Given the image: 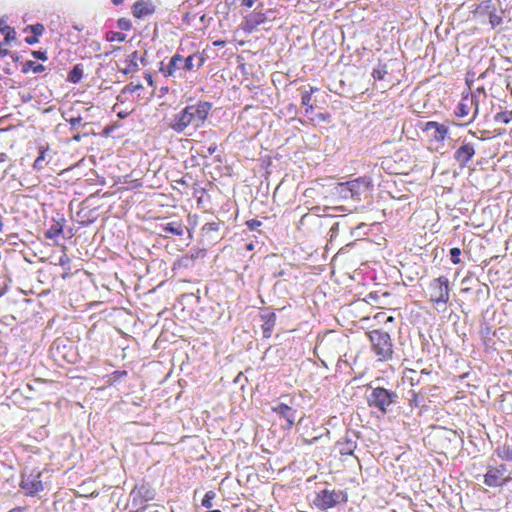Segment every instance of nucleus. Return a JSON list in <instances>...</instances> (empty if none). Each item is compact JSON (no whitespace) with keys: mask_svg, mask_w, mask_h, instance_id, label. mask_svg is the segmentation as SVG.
Segmentation results:
<instances>
[{"mask_svg":"<svg viewBox=\"0 0 512 512\" xmlns=\"http://www.w3.org/2000/svg\"><path fill=\"white\" fill-rule=\"evenodd\" d=\"M319 437H314L312 438L311 440H308V439H303V443L304 444H313L316 440H318Z\"/></svg>","mask_w":512,"mask_h":512,"instance_id":"obj_53","label":"nucleus"},{"mask_svg":"<svg viewBox=\"0 0 512 512\" xmlns=\"http://www.w3.org/2000/svg\"><path fill=\"white\" fill-rule=\"evenodd\" d=\"M126 88H127L130 92H134V91H136V90L141 89V88H142V85H141V84H137V85H132V84H130V85H128Z\"/></svg>","mask_w":512,"mask_h":512,"instance_id":"obj_50","label":"nucleus"},{"mask_svg":"<svg viewBox=\"0 0 512 512\" xmlns=\"http://www.w3.org/2000/svg\"><path fill=\"white\" fill-rule=\"evenodd\" d=\"M220 223L219 222H209L205 223L202 226V232L203 234H209L211 232H216L219 230Z\"/></svg>","mask_w":512,"mask_h":512,"instance_id":"obj_35","label":"nucleus"},{"mask_svg":"<svg viewBox=\"0 0 512 512\" xmlns=\"http://www.w3.org/2000/svg\"><path fill=\"white\" fill-rule=\"evenodd\" d=\"M478 111L479 103L476 102L471 94L463 92L461 100L454 111V115L457 118L469 117V120L465 123V125H468L476 119Z\"/></svg>","mask_w":512,"mask_h":512,"instance_id":"obj_7","label":"nucleus"},{"mask_svg":"<svg viewBox=\"0 0 512 512\" xmlns=\"http://www.w3.org/2000/svg\"><path fill=\"white\" fill-rule=\"evenodd\" d=\"M65 270H66V271H65V272L63 273V275H62V278H63V279H65V278L69 277V275H70V270H67V269H65Z\"/></svg>","mask_w":512,"mask_h":512,"instance_id":"obj_59","label":"nucleus"},{"mask_svg":"<svg viewBox=\"0 0 512 512\" xmlns=\"http://www.w3.org/2000/svg\"><path fill=\"white\" fill-rule=\"evenodd\" d=\"M319 91L318 87H310L309 90H306L301 95V104L305 106V113L309 114L313 111L314 106L312 104V95Z\"/></svg>","mask_w":512,"mask_h":512,"instance_id":"obj_21","label":"nucleus"},{"mask_svg":"<svg viewBox=\"0 0 512 512\" xmlns=\"http://www.w3.org/2000/svg\"><path fill=\"white\" fill-rule=\"evenodd\" d=\"M341 496V491L323 489L317 493L313 502L317 508L327 510L337 505L341 501Z\"/></svg>","mask_w":512,"mask_h":512,"instance_id":"obj_9","label":"nucleus"},{"mask_svg":"<svg viewBox=\"0 0 512 512\" xmlns=\"http://www.w3.org/2000/svg\"><path fill=\"white\" fill-rule=\"evenodd\" d=\"M331 114L330 113H318L315 117L311 118V122H330Z\"/></svg>","mask_w":512,"mask_h":512,"instance_id":"obj_37","label":"nucleus"},{"mask_svg":"<svg viewBox=\"0 0 512 512\" xmlns=\"http://www.w3.org/2000/svg\"><path fill=\"white\" fill-rule=\"evenodd\" d=\"M73 140L76 141V142L80 141L81 140V135L80 134L74 135L73 136Z\"/></svg>","mask_w":512,"mask_h":512,"instance_id":"obj_60","label":"nucleus"},{"mask_svg":"<svg viewBox=\"0 0 512 512\" xmlns=\"http://www.w3.org/2000/svg\"><path fill=\"white\" fill-rule=\"evenodd\" d=\"M430 374H431V371L427 370V369H422L420 372V375H430Z\"/></svg>","mask_w":512,"mask_h":512,"instance_id":"obj_57","label":"nucleus"},{"mask_svg":"<svg viewBox=\"0 0 512 512\" xmlns=\"http://www.w3.org/2000/svg\"><path fill=\"white\" fill-rule=\"evenodd\" d=\"M387 66L386 64L379 65L378 67L373 69L372 77L375 80H383L385 76L387 75Z\"/></svg>","mask_w":512,"mask_h":512,"instance_id":"obj_33","label":"nucleus"},{"mask_svg":"<svg viewBox=\"0 0 512 512\" xmlns=\"http://www.w3.org/2000/svg\"><path fill=\"white\" fill-rule=\"evenodd\" d=\"M144 78L147 81L149 86H151V87L154 86L153 77H152V74L150 72L145 73V77Z\"/></svg>","mask_w":512,"mask_h":512,"instance_id":"obj_48","label":"nucleus"},{"mask_svg":"<svg viewBox=\"0 0 512 512\" xmlns=\"http://www.w3.org/2000/svg\"><path fill=\"white\" fill-rule=\"evenodd\" d=\"M216 497V493L212 490L206 492V494L204 495V498L202 500V506L207 508V509H210L212 507V500Z\"/></svg>","mask_w":512,"mask_h":512,"instance_id":"obj_34","label":"nucleus"},{"mask_svg":"<svg viewBox=\"0 0 512 512\" xmlns=\"http://www.w3.org/2000/svg\"><path fill=\"white\" fill-rule=\"evenodd\" d=\"M356 442L347 436L341 438L336 442V447L342 456H351L353 455L356 449Z\"/></svg>","mask_w":512,"mask_h":512,"instance_id":"obj_19","label":"nucleus"},{"mask_svg":"<svg viewBox=\"0 0 512 512\" xmlns=\"http://www.w3.org/2000/svg\"><path fill=\"white\" fill-rule=\"evenodd\" d=\"M81 120H82L81 117H74V118H70L68 120V122L70 123L71 126L75 127L78 124H80Z\"/></svg>","mask_w":512,"mask_h":512,"instance_id":"obj_49","label":"nucleus"},{"mask_svg":"<svg viewBox=\"0 0 512 512\" xmlns=\"http://www.w3.org/2000/svg\"><path fill=\"white\" fill-rule=\"evenodd\" d=\"M111 1H112V3H113L115 6H119V5H121V4L124 2V0H111Z\"/></svg>","mask_w":512,"mask_h":512,"instance_id":"obj_58","label":"nucleus"},{"mask_svg":"<svg viewBox=\"0 0 512 512\" xmlns=\"http://www.w3.org/2000/svg\"><path fill=\"white\" fill-rule=\"evenodd\" d=\"M261 221L257 220V219H250L248 221H246V225L248 226V228L250 230H255L257 229L258 227L261 226Z\"/></svg>","mask_w":512,"mask_h":512,"instance_id":"obj_43","label":"nucleus"},{"mask_svg":"<svg viewBox=\"0 0 512 512\" xmlns=\"http://www.w3.org/2000/svg\"><path fill=\"white\" fill-rule=\"evenodd\" d=\"M372 181L369 177H359L347 182H341L337 185L336 190L343 198H352L360 200L361 197H366L371 188Z\"/></svg>","mask_w":512,"mask_h":512,"instance_id":"obj_4","label":"nucleus"},{"mask_svg":"<svg viewBox=\"0 0 512 512\" xmlns=\"http://www.w3.org/2000/svg\"><path fill=\"white\" fill-rule=\"evenodd\" d=\"M63 220L54 221L46 230L45 237L47 239H56L63 233Z\"/></svg>","mask_w":512,"mask_h":512,"instance_id":"obj_25","label":"nucleus"},{"mask_svg":"<svg viewBox=\"0 0 512 512\" xmlns=\"http://www.w3.org/2000/svg\"><path fill=\"white\" fill-rule=\"evenodd\" d=\"M205 250H197L195 253H192V254H186L184 257H183V260L184 261H195L196 259L200 258V257H204L205 256Z\"/></svg>","mask_w":512,"mask_h":512,"instance_id":"obj_38","label":"nucleus"},{"mask_svg":"<svg viewBox=\"0 0 512 512\" xmlns=\"http://www.w3.org/2000/svg\"><path fill=\"white\" fill-rule=\"evenodd\" d=\"M460 254L461 250L458 247H454L450 250L451 261L453 264H459L461 262Z\"/></svg>","mask_w":512,"mask_h":512,"instance_id":"obj_40","label":"nucleus"},{"mask_svg":"<svg viewBox=\"0 0 512 512\" xmlns=\"http://www.w3.org/2000/svg\"><path fill=\"white\" fill-rule=\"evenodd\" d=\"M49 151V148L48 147H45V146H40L39 147V155L38 157L35 159L34 163H33V169L36 170V171H41L43 170L46 165H47V161H46V157H47V153Z\"/></svg>","mask_w":512,"mask_h":512,"instance_id":"obj_24","label":"nucleus"},{"mask_svg":"<svg viewBox=\"0 0 512 512\" xmlns=\"http://www.w3.org/2000/svg\"><path fill=\"white\" fill-rule=\"evenodd\" d=\"M205 17H206V15H205V14H202V15L200 16V20H201V21H204Z\"/></svg>","mask_w":512,"mask_h":512,"instance_id":"obj_63","label":"nucleus"},{"mask_svg":"<svg viewBox=\"0 0 512 512\" xmlns=\"http://www.w3.org/2000/svg\"><path fill=\"white\" fill-rule=\"evenodd\" d=\"M372 351L377 356L378 361H388L393 355V344L389 333L383 330H373L368 334Z\"/></svg>","mask_w":512,"mask_h":512,"instance_id":"obj_5","label":"nucleus"},{"mask_svg":"<svg viewBox=\"0 0 512 512\" xmlns=\"http://www.w3.org/2000/svg\"><path fill=\"white\" fill-rule=\"evenodd\" d=\"M183 62L184 57L177 53L171 57L166 66L160 68V72L165 77L175 76L179 70L183 69Z\"/></svg>","mask_w":512,"mask_h":512,"instance_id":"obj_17","label":"nucleus"},{"mask_svg":"<svg viewBox=\"0 0 512 512\" xmlns=\"http://www.w3.org/2000/svg\"><path fill=\"white\" fill-rule=\"evenodd\" d=\"M245 248L247 251H252L254 249V243L250 242V243L246 244Z\"/></svg>","mask_w":512,"mask_h":512,"instance_id":"obj_55","label":"nucleus"},{"mask_svg":"<svg viewBox=\"0 0 512 512\" xmlns=\"http://www.w3.org/2000/svg\"><path fill=\"white\" fill-rule=\"evenodd\" d=\"M404 381H407L411 386L420 384V375L415 369L406 368L403 373Z\"/></svg>","mask_w":512,"mask_h":512,"instance_id":"obj_27","label":"nucleus"},{"mask_svg":"<svg viewBox=\"0 0 512 512\" xmlns=\"http://www.w3.org/2000/svg\"><path fill=\"white\" fill-rule=\"evenodd\" d=\"M494 121L496 123L508 124L512 121V110L501 111L494 115Z\"/></svg>","mask_w":512,"mask_h":512,"instance_id":"obj_30","label":"nucleus"},{"mask_svg":"<svg viewBox=\"0 0 512 512\" xmlns=\"http://www.w3.org/2000/svg\"><path fill=\"white\" fill-rule=\"evenodd\" d=\"M3 43L0 42V58H3L5 56H7L9 54V50L8 49H4L2 47Z\"/></svg>","mask_w":512,"mask_h":512,"instance_id":"obj_51","label":"nucleus"},{"mask_svg":"<svg viewBox=\"0 0 512 512\" xmlns=\"http://www.w3.org/2000/svg\"><path fill=\"white\" fill-rule=\"evenodd\" d=\"M211 108L212 104L207 101L188 105L174 115L169 127L177 133H182L190 125L200 128L205 123Z\"/></svg>","mask_w":512,"mask_h":512,"instance_id":"obj_1","label":"nucleus"},{"mask_svg":"<svg viewBox=\"0 0 512 512\" xmlns=\"http://www.w3.org/2000/svg\"><path fill=\"white\" fill-rule=\"evenodd\" d=\"M31 55L39 60L46 61L48 59L46 52L44 51H32Z\"/></svg>","mask_w":512,"mask_h":512,"instance_id":"obj_45","label":"nucleus"},{"mask_svg":"<svg viewBox=\"0 0 512 512\" xmlns=\"http://www.w3.org/2000/svg\"><path fill=\"white\" fill-rule=\"evenodd\" d=\"M70 263H71L70 257L67 255V253L64 252L59 258V265L64 267L67 270H70Z\"/></svg>","mask_w":512,"mask_h":512,"instance_id":"obj_42","label":"nucleus"},{"mask_svg":"<svg viewBox=\"0 0 512 512\" xmlns=\"http://www.w3.org/2000/svg\"><path fill=\"white\" fill-rule=\"evenodd\" d=\"M126 376H127V371H125V370H117L112 373V377L115 381H119Z\"/></svg>","mask_w":512,"mask_h":512,"instance_id":"obj_44","label":"nucleus"},{"mask_svg":"<svg viewBox=\"0 0 512 512\" xmlns=\"http://www.w3.org/2000/svg\"><path fill=\"white\" fill-rule=\"evenodd\" d=\"M191 17V14L187 13L184 17V21H188Z\"/></svg>","mask_w":512,"mask_h":512,"instance_id":"obj_62","label":"nucleus"},{"mask_svg":"<svg viewBox=\"0 0 512 512\" xmlns=\"http://www.w3.org/2000/svg\"><path fill=\"white\" fill-rule=\"evenodd\" d=\"M397 395L395 392L383 387H376L367 397L369 407L376 408L381 413H387L391 404L395 401Z\"/></svg>","mask_w":512,"mask_h":512,"instance_id":"obj_6","label":"nucleus"},{"mask_svg":"<svg viewBox=\"0 0 512 512\" xmlns=\"http://www.w3.org/2000/svg\"><path fill=\"white\" fill-rule=\"evenodd\" d=\"M143 61L138 51H133L117 64L118 70L125 74H133L138 71V61Z\"/></svg>","mask_w":512,"mask_h":512,"instance_id":"obj_14","label":"nucleus"},{"mask_svg":"<svg viewBox=\"0 0 512 512\" xmlns=\"http://www.w3.org/2000/svg\"><path fill=\"white\" fill-rule=\"evenodd\" d=\"M207 512H222L221 510L215 509V510H209Z\"/></svg>","mask_w":512,"mask_h":512,"instance_id":"obj_64","label":"nucleus"},{"mask_svg":"<svg viewBox=\"0 0 512 512\" xmlns=\"http://www.w3.org/2000/svg\"><path fill=\"white\" fill-rule=\"evenodd\" d=\"M478 11L488 16L489 23L492 28L501 25L503 22L502 16L501 14L498 13V9L493 0H487L482 2L478 6Z\"/></svg>","mask_w":512,"mask_h":512,"instance_id":"obj_13","label":"nucleus"},{"mask_svg":"<svg viewBox=\"0 0 512 512\" xmlns=\"http://www.w3.org/2000/svg\"><path fill=\"white\" fill-rule=\"evenodd\" d=\"M257 0H240L241 6L251 8Z\"/></svg>","mask_w":512,"mask_h":512,"instance_id":"obj_47","label":"nucleus"},{"mask_svg":"<svg viewBox=\"0 0 512 512\" xmlns=\"http://www.w3.org/2000/svg\"><path fill=\"white\" fill-rule=\"evenodd\" d=\"M117 26L120 30L122 31H127V30H130L131 27H132V24L130 22V20L126 19V18H120L118 19L117 21Z\"/></svg>","mask_w":512,"mask_h":512,"instance_id":"obj_39","label":"nucleus"},{"mask_svg":"<svg viewBox=\"0 0 512 512\" xmlns=\"http://www.w3.org/2000/svg\"><path fill=\"white\" fill-rule=\"evenodd\" d=\"M38 41H39V40H38V37H37V36H35V35L27 36V37L25 38V42H26L27 44H29V45H34V44L38 43Z\"/></svg>","mask_w":512,"mask_h":512,"instance_id":"obj_46","label":"nucleus"},{"mask_svg":"<svg viewBox=\"0 0 512 512\" xmlns=\"http://www.w3.org/2000/svg\"><path fill=\"white\" fill-rule=\"evenodd\" d=\"M474 155L475 149L473 144L465 143L455 151L454 159L458 162L460 167H465Z\"/></svg>","mask_w":512,"mask_h":512,"instance_id":"obj_15","label":"nucleus"},{"mask_svg":"<svg viewBox=\"0 0 512 512\" xmlns=\"http://www.w3.org/2000/svg\"><path fill=\"white\" fill-rule=\"evenodd\" d=\"M205 58L201 53H194L184 58L183 69L185 71H191L194 68H200L203 66Z\"/></svg>","mask_w":512,"mask_h":512,"instance_id":"obj_20","label":"nucleus"},{"mask_svg":"<svg viewBox=\"0 0 512 512\" xmlns=\"http://www.w3.org/2000/svg\"><path fill=\"white\" fill-rule=\"evenodd\" d=\"M272 412H274L280 419L285 420L286 424L284 425V428L291 429L294 426L297 411L291 405L278 403L272 407Z\"/></svg>","mask_w":512,"mask_h":512,"instance_id":"obj_12","label":"nucleus"},{"mask_svg":"<svg viewBox=\"0 0 512 512\" xmlns=\"http://www.w3.org/2000/svg\"><path fill=\"white\" fill-rule=\"evenodd\" d=\"M512 482V464L499 463L490 457L483 475V483L490 488H501Z\"/></svg>","mask_w":512,"mask_h":512,"instance_id":"obj_2","label":"nucleus"},{"mask_svg":"<svg viewBox=\"0 0 512 512\" xmlns=\"http://www.w3.org/2000/svg\"><path fill=\"white\" fill-rule=\"evenodd\" d=\"M28 29L33 33V35H35L37 37L41 36L44 33V30H45L44 26L42 24H40V23H37V24H34V25H29L26 28V30H28Z\"/></svg>","mask_w":512,"mask_h":512,"instance_id":"obj_36","label":"nucleus"},{"mask_svg":"<svg viewBox=\"0 0 512 512\" xmlns=\"http://www.w3.org/2000/svg\"><path fill=\"white\" fill-rule=\"evenodd\" d=\"M153 12L154 7L144 0L136 1L132 7L133 16L138 19L148 16Z\"/></svg>","mask_w":512,"mask_h":512,"instance_id":"obj_18","label":"nucleus"},{"mask_svg":"<svg viewBox=\"0 0 512 512\" xmlns=\"http://www.w3.org/2000/svg\"><path fill=\"white\" fill-rule=\"evenodd\" d=\"M32 71L33 73H42L45 71V66L42 64H36L34 61L28 60L22 65V72L24 74Z\"/></svg>","mask_w":512,"mask_h":512,"instance_id":"obj_28","label":"nucleus"},{"mask_svg":"<svg viewBox=\"0 0 512 512\" xmlns=\"http://www.w3.org/2000/svg\"><path fill=\"white\" fill-rule=\"evenodd\" d=\"M266 22H267V16L265 13H263L261 11H253L243 18V21L241 23V29L245 33L250 34L253 31H255L258 28V26H260Z\"/></svg>","mask_w":512,"mask_h":512,"instance_id":"obj_10","label":"nucleus"},{"mask_svg":"<svg viewBox=\"0 0 512 512\" xmlns=\"http://www.w3.org/2000/svg\"><path fill=\"white\" fill-rule=\"evenodd\" d=\"M7 159L6 153H0V162H4Z\"/></svg>","mask_w":512,"mask_h":512,"instance_id":"obj_56","label":"nucleus"},{"mask_svg":"<svg viewBox=\"0 0 512 512\" xmlns=\"http://www.w3.org/2000/svg\"><path fill=\"white\" fill-rule=\"evenodd\" d=\"M185 226L181 221H172L162 225V231L176 236H182Z\"/></svg>","mask_w":512,"mask_h":512,"instance_id":"obj_23","label":"nucleus"},{"mask_svg":"<svg viewBox=\"0 0 512 512\" xmlns=\"http://www.w3.org/2000/svg\"><path fill=\"white\" fill-rule=\"evenodd\" d=\"M41 472L23 474L20 481V488L26 496L34 497L44 491L45 487L41 480Z\"/></svg>","mask_w":512,"mask_h":512,"instance_id":"obj_8","label":"nucleus"},{"mask_svg":"<svg viewBox=\"0 0 512 512\" xmlns=\"http://www.w3.org/2000/svg\"><path fill=\"white\" fill-rule=\"evenodd\" d=\"M106 40L109 42H124L126 35L122 32L109 31L106 33Z\"/></svg>","mask_w":512,"mask_h":512,"instance_id":"obj_32","label":"nucleus"},{"mask_svg":"<svg viewBox=\"0 0 512 512\" xmlns=\"http://www.w3.org/2000/svg\"><path fill=\"white\" fill-rule=\"evenodd\" d=\"M264 322L262 324V332L264 338H270L276 323V315L275 313H270L268 315L262 316Z\"/></svg>","mask_w":512,"mask_h":512,"instance_id":"obj_22","label":"nucleus"},{"mask_svg":"<svg viewBox=\"0 0 512 512\" xmlns=\"http://www.w3.org/2000/svg\"><path fill=\"white\" fill-rule=\"evenodd\" d=\"M0 32L4 35V44H8L16 39L14 28L6 25L3 19H0Z\"/></svg>","mask_w":512,"mask_h":512,"instance_id":"obj_26","label":"nucleus"},{"mask_svg":"<svg viewBox=\"0 0 512 512\" xmlns=\"http://www.w3.org/2000/svg\"><path fill=\"white\" fill-rule=\"evenodd\" d=\"M411 394H412V397L409 399L410 405L418 407L420 405V403L422 402L423 397L415 391H411Z\"/></svg>","mask_w":512,"mask_h":512,"instance_id":"obj_41","label":"nucleus"},{"mask_svg":"<svg viewBox=\"0 0 512 512\" xmlns=\"http://www.w3.org/2000/svg\"><path fill=\"white\" fill-rule=\"evenodd\" d=\"M490 457L496 459V461H501V463L512 464V444L504 442L502 444H498Z\"/></svg>","mask_w":512,"mask_h":512,"instance_id":"obj_16","label":"nucleus"},{"mask_svg":"<svg viewBox=\"0 0 512 512\" xmlns=\"http://www.w3.org/2000/svg\"><path fill=\"white\" fill-rule=\"evenodd\" d=\"M25 508L24 507H15L11 510H9L8 512H25Z\"/></svg>","mask_w":512,"mask_h":512,"instance_id":"obj_52","label":"nucleus"},{"mask_svg":"<svg viewBox=\"0 0 512 512\" xmlns=\"http://www.w3.org/2000/svg\"><path fill=\"white\" fill-rule=\"evenodd\" d=\"M466 83L468 85V92H465L466 94H471L476 102L480 104L481 100L486 99L487 94L485 91V88L483 86L476 88L474 91L471 90L470 82L466 80Z\"/></svg>","mask_w":512,"mask_h":512,"instance_id":"obj_29","label":"nucleus"},{"mask_svg":"<svg viewBox=\"0 0 512 512\" xmlns=\"http://www.w3.org/2000/svg\"><path fill=\"white\" fill-rule=\"evenodd\" d=\"M423 132H432L430 140L434 142H443L449 133V129L446 125L436 121H428L421 127Z\"/></svg>","mask_w":512,"mask_h":512,"instance_id":"obj_11","label":"nucleus"},{"mask_svg":"<svg viewBox=\"0 0 512 512\" xmlns=\"http://www.w3.org/2000/svg\"><path fill=\"white\" fill-rule=\"evenodd\" d=\"M450 293V281L445 275L432 279L425 290L427 300L442 311L446 309V305L450 301Z\"/></svg>","mask_w":512,"mask_h":512,"instance_id":"obj_3","label":"nucleus"},{"mask_svg":"<svg viewBox=\"0 0 512 512\" xmlns=\"http://www.w3.org/2000/svg\"><path fill=\"white\" fill-rule=\"evenodd\" d=\"M83 76V70L79 65L73 67V69L68 74V80L72 83H78Z\"/></svg>","mask_w":512,"mask_h":512,"instance_id":"obj_31","label":"nucleus"},{"mask_svg":"<svg viewBox=\"0 0 512 512\" xmlns=\"http://www.w3.org/2000/svg\"><path fill=\"white\" fill-rule=\"evenodd\" d=\"M225 44H226V42L223 40H216L213 42L214 46H224Z\"/></svg>","mask_w":512,"mask_h":512,"instance_id":"obj_54","label":"nucleus"},{"mask_svg":"<svg viewBox=\"0 0 512 512\" xmlns=\"http://www.w3.org/2000/svg\"><path fill=\"white\" fill-rule=\"evenodd\" d=\"M217 147L214 145L213 147H209L208 151L210 154H213L216 151Z\"/></svg>","mask_w":512,"mask_h":512,"instance_id":"obj_61","label":"nucleus"}]
</instances>
